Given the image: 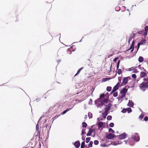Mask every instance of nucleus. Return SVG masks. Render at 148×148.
I'll use <instances>...</instances> for the list:
<instances>
[{"label":"nucleus","mask_w":148,"mask_h":148,"mask_svg":"<svg viewBox=\"0 0 148 148\" xmlns=\"http://www.w3.org/2000/svg\"><path fill=\"white\" fill-rule=\"evenodd\" d=\"M143 80L145 82H143L140 84L139 87L141 90L144 91L146 89L148 88V77L144 78Z\"/></svg>","instance_id":"obj_1"},{"label":"nucleus","mask_w":148,"mask_h":148,"mask_svg":"<svg viewBox=\"0 0 148 148\" xmlns=\"http://www.w3.org/2000/svg\"><path fill=\"white\" fill-rule=\"evenodd\" d=\"M132 139L136 141H138L140 139V137L138 134L136 133L135 134L133 135L132 137Z\"/></svg>","instance_id":"obj_2"},{"label":"nucleus","mask_w":148,"mask_h":148,"mask_svg":"<svg viewBox=\"0 0 148 148\" xmlns=\"http://www.w3.org/2000/svg\"><path fill=\"white\" fill-rule=\"evenodd\" d=\"M127 91V89L126 88H124L121 91V98L124 97Z\"/></svg>","instance_id":"obj_3"},{"label":"nucleus","mask_w":148,"mask_h":148,"mask_svg":"<svg viewBox=\"0 0 148 148\" xmlns=\"http://www.w3.org/2000/svg\"><path fill=\"white\" fill-rule=\"evenodd\" d=\"M106 107L104 109L105 111L108 112V111L111 109L112 105L111 103H109L108 105H106Z\"/></svg>","instance_id":"obj_4"},{"label":"nucleus","mask_w":148,"mask_h":148,"mask_svg":"<svg viewBox=\"0 0 148 148\" xmlns=\"http://www.w3.org/2000/svg\"><path fill=\"white\" fill-rule=\"evenodd\" d=\"M128 78L127 77H125L123 78V82L121 84V86L125 85L128 82Z\"/></svg>","instance_id":"obj_5"},{"label":"nucleus","mask_w":148,"mask_h":148,"mask_svg":"<svg viewBox=\"0 0 148 148\" xmlns=\"http://www.w3.org/2000/svg\"><path fill=\"white\" fill-rule=\"evenodd\" d=\"M120 82L117 83L116 85L113 87L112 89L113 92H115L119 89V87L120 83L121 82V80H120Z\"/></svg>","instance_id":"obj_6"},{"label":"nucleus","mask_w":148,"mask_h":148,"mask_svg":"<svg viewBox=\"0 0 148 148\" xmlns=\"http://www.w3.org/2000/svg\"><path fill=\"white\" fill-rule=\"evenodd\" d=\"M115 137V135L112 134H109L106 135V137L107 139H111Z\"/></svg>","instance_id":"obj_7"},{"label":"nucleus","mask_w":148,"mask_h":148,"mask_svg":"<svg viewBox=\"0 0 148 148\" xmlns=\"http://www.w3.org/2000/svg\"><path fill=\"white\" fill-rule=\"evenodd\" d=\"M127 136V134L124 132L119 136L118 138L121 139H123L125 138Z\"/></svg>","instance_id":"obj_8"},{"label":"nucleus","mask_w":148,"mask_h":148,"mask_svg":"<svg viewBox=\"0 0 148 148\" xmlns=\"http://www.w3.org/2000/svg\"><path fill=\"white\" fill-rule=\"evenodd\" d=\"M134 43H135V42H134V40H133L132 42V44H131V46L130 48L129 49L127 50L126 51H129L131 49H132L130 53L132 52V51H133L134 49Z\"/></svg>","instance_id":"obj_9"},{"label":"nucleus","mask_w":148,"mask_h":148,"mask_svg":"<svg viewBox=\"0 0 148 148\" xmlns=\"http://www.w3.org/2000/svg\"><path fill=\"white\" fill-rule=\"evenodd\" d=\"M147 76V73L141 71L140 73V77L141 78H143Z\"/></svg>","instance_id":"obj_10"},{"label":"nucleus","mask_w":148,"mask_h":148,"mask_svg":"<svg viewBox=\"0 0 148 148\" xmlns=\"http://www.w3.org/2000/svg\"><path fill=\"white\" fill-rule=\"evenodd\" d=\"M108 101V100L107 99H105L104 100H102L101 102V104L102 105H103L105 103H107Z\"/></svg>","instance_id":"obj_11"},{"label":"nucleus","mask_w":148,"mask_h":148,"mask_svg":"<svg viewBox=\"0 0 148 148\" xmlns=\"http://www.w3.org/2000/svg\"><path fill=\"white\" fill-rule=\"evenodd\" d=\"M74 145L76 147H79L80 145V143L78 141L75 142L74 143Z\"/></svg>","instance_id":"obj_12"},{"label":"nucleus","mask_w":148,"mask_h":148,"mask_svg":"<svg viewBox=\"0 0 148 148\" xmlns=\"http://www.w3.org/2000/svg\"><path fill=\"white\" fill-rule=\"evenodd\" d=\"M93 129H90L89 130L88 132L87 133V136H90L91 135V134L93 132Z\"/></svg>","instance_id":"obj_13"},{"label":"nucleus","mask_w":148,"mask_h":148,"mask_svg":"<svg viewBox=\"0 0 148 148\" xmlns=\"http://www.w3.org/2000/svg\"><path fill=\"white\" fill-rule=\"evenodd\" d=\"M108 112L105 111V112L102 113V116L105 119L107 115L108 114Z\"/></svg>","instance_id":"obj_14"},{"label":"nucleus","mask_w":148,"mask_h":148,"mask_svg":"<svg viewBox=\"0 0 148 148\" xmlns=\"http://www.w3.org/2000/svg\"><path fill=\"white\" fill-rule=\"evenodd\" d=\"M103 125V123L102 122H99L98 124V127L99 128L102 127Z\"/></svg>","instance_id":"obj_15"},{"label":"nucleus","mask_w":148,"mask_h":148,"mask_svg":"<svg viewBox=\"0 0 148 148\" xmlns=\"http://www.w3.org/2000/svg\"><path fill=\"white\" fill-rule=\"evenodd\" d=\"M143 58L141 56H140L138 59V60L140 62H141L143 61Z\"/></svg>","instance_id":"obj_16"},{"label":"nucleus","mask_w":148,"mask_h":148,"mask_svg":"<svg viewBox=\"0 0 148 148\" xmlns=\"http://www.w3.org/2000/svg\"><path fill=\"white\" fill-rule=\"evenodd\" d=\"M146 42V40H142L139 42L140 45H143V43H145Z\"/></svg>","instance_id":"obj_17"},{"label":"nucleus","mask_w":148,"mask_h":148,"mask_svg":"<svg viewBox=\"0 0 148 148\" xmlns=\"http://www.w3.org/2000/svg\"><path fill=\"white\" fill-rule=\"evenodd\" d=\"M84 67H82L81 68H80V69H79L77 71V73L75 74V76H76L77 74H78V73H79L81 71V70H82L83 69Z\"/></svg>","instance_id":"obj_18"},{"label":"nucleus","mask_w":148,"mask_h":148,"mask_svg":"<svg viewBox=\"0 0 148 148\" xmlns=\"http://www.w3.org/2000/svg\"><path fill=\"white\" fill-rule=\"evenodd\" d=\"M71 109H66V110L64 111L62 113V115H63L65 114L68 111Z\"/></svg>","instance_id":"obj_19"},{"label":"nucleus","mask_w":148,"mask_h":148,"mask_svg":"<svg viewBox=\"0 0 148 148\" xmlns=\"http://www.w3.org/2000/svg\"><path fill=\"white\" fill-rule=\"evenodd\" d=\"M109 79L108 78H103L102 79V82H105L109 80Z\"/></svg>","instance_id":"obj_20"},{"label":"nucleus","mask_w":148,"mask_h":148,"mask_svg":"<svg viewBox=\"0 0 148 148\" xmlns=\"http://www.w3.org/2000/svg\"><path fill=\"white\" fill-rule=\"evenodd\" d=\"M112 87L111 86H108L107 87V90L108 92H110L111 91Z\"/></svg>","instance_id":"obj_21"},{"label":"nucleus","mask_w":148,"mask_h":148,"mask_svg":"<svg viewBox=\"0 0 148 148\" xmlns=\"http://www.w3.org/2000/svg\"><path fill=\"white\" fill-rule=\"evenodd\" d=\"M93 143V142L92 141H90V142L88 145V147H92V145Z\"/></svg>","instance_id":"obj_22"},{"label":"nucleus","mask_w":148,"mask_h":148,"mask_svg":"<svg viewBox=\"0 0 148 148\" xmlns=\"http://www.w3.org/2000/svg\"><path fill=\"white\" fill-rule=\"evenodd\" d=\"M144 116V115L143 114H141L139 117V119L141 120L143 118Z\"/></svg>","instance_id":"obj_23"},{"label":"nucleus","mask_w":148,"mask_h":148,"mask_svg":"<svg viewBox=\"0 0 148 148\" xmlns=\"http://www.w3.org/2000/svg\"><path fill=\"white\" fill-rule=\"evenodd\" d=\"M107 119L108 120H110L112 119V116H111L108 115L107 116Z\"/></svg>","instance_id":"obj_24"},{"label":"nucleus","mask_w":148,"mask_h":148,"mask_svg":"<svg viewBox=\"0 0 148 148\" xmlns=\"http://www.w3.org/2000/svg\"><path fill=\"white\" fill-rule=\"evenodd\" d=\"M117 73L119 75H120L121 73H122V71L121 70V69H117Z\"/></svg>","instance_id":"obj_25"},{"label":"nucleus","mask_w":148,"mask_h":148,"mask_svg":"<svg viewBox=\"0 0 148 148\" xmlns=\"http://www.w3.org/2000/svg\"><path fill=\"white\" fill-rule=\"evenodd\" d=\"M82 126L84 127H86L87 126V124L85 122H84L82 123Z\"/></svg>","instance_id":"obj_26"},{"label":"nucleus","mask_w":148,"mask_h":148,"mask_svg":"<svg viewBox=\"0 0 148 148\" xmlns=\"http://www.w3.org/2000/svg\"><path fill=\"white\" fill-rule=\"evenodd\" d=\"M126 110H127V111L128 113L132 111L131 109L130 108H127L126 109Z\"/></svg>","instance_id":"obj_27"},{"label":"nucleus","mask_w":148,"mask_h":148,"mask_svg":"<svg viewBox=\"0 0 148 148\" xmlns=\"http://www.w3.org/2000/svg\"><path fill=\"white\" fill-rule=\"evenodd\" d=\"M105 95L104 94H101L100 95V98L101 99L104 97Z\"/></svg>","instance_id":"obj_28"},{"label":"nucleus","mask_w":148,"mask_h":148,"mask_svg":"<svg viewBox=\"0 0 148 148\" xmlns=\"http://www.w3.org/2000/svg\"><path fill=\"white\" fill-rule=\"evenodd\" d=\"M133 103L132 101L131 102L130 101L128 103V105L130 107H132V106L133 105Z\"/></svg>","instance_id":"obj_29"},{"label":"nucleus","mask_w":148,"mask_h":148,"mask_svg":"<svg viewBox=\"0 0 148 148\" xmlns=\"http://www.w3.org/2000/svg\"><path fill=\"white\" fill-rule=\"evenodd\" d=\"M90 137L87 138H86V143H88L89 142L90 140Z\"/></svg>","instance_id":"obj_30"},{"label":"nucleus","mask_w":148,"mask_h":148,"mask_svg":"<svg viewBox=\"0 0 148 148\" xmlns=\"http://www.w3.org/2000/svg\"><path fill=\"white\" fill-rule=\"evenodd\" d=\"M118 92H114V93L113 94V96L114 97H116L118 95Z\"/></svg>","instance_id":"obj_31"},{"label":"nucleus","mask_w":148,"mask_h":148,"mask_svg":"<svg viewBox=\"0 0 148 148\" xmlns=\"http://www.w3.org/2000/svg\"><path fill=\"white\" fill-rule=\"evenodd\" d=\"M109 132H111L112 133H114V131L111 128H110L109 129Z\"/></svg>","instance_id":"obj_32"},{"label":"nucleus","mask_w":148,"mask_h":148,"mask_svg":"<svg viewBox=\"0 0 148 148\" xmlns=\"http://www.w3.org/2000/svg\"><path fill=\"white\" fill-rule=\"evenodd\" d=\"M94 142V144L95 145H97L99 143V141L98 140H95Z\"/></svg>","instance_id":"obj_33"},{"label":"nucleus","mask_w":148,"mask_h":148,"mask_svg":"<svg viewBox=\"0 0 148 148\" xmlns=\"http://www.w3.org/2000/svg\"><path fill=\"white\" fill-rule=\"evenodd\" d=\"M88 116L90 119L92 117V114L90 113H88Z\"/></svg>","instance_id":"obj_34"},{"label":"nucleus","mask_w":148,"mask_h":148,"mask_svg":"<svg viewBox=\"0 0 148 148\" xmlns=\"http://www.w3.org/2000/svg\"><path fill=\"white\" fill-rule=\"evenodd\" d=\"M132 77L134 79H135L136 77V75L135 74H133L132 75Z\"/></svg>","instance_id":"obj_35"},{"label":"nucleus","mask_w":148,"mask_h":148,"mask_svg":"<svg viewBox=\"0 0 148 148\" xmlns=\"http://www.w3.org/2000/svg\"><path fill=\"white\" fill-rule=\"evenodd\" d=\"M133 72L134 73H137L138 72V71L137 69H135L134 68V69L133 70Z\"/></svg>","instance_id":"obj_36"},{"label":"nucleus","mask_w":148,"mask_h":148,"mask_svg":"<svg viewBox=\"0 0 148 148\" xmlns=\"http://www.w3.org/2000/svg\"><path fill=\"white\" fill-rule=\"evenodd\" d=\"M114 123H110L109 124V126L111 127H113L114 126Z\"/></svg>","instance_id":"obj_37"},{"label":"nucleus","mask_w":148,"mask_h":148,"mask_svg":"<svg viewBox=\"0 0 148 148\" xmlns=\"http://www.w3.org/2000/svg\"><path fill=\"white\" fill-rule=\"evenodd\" d=\"M126 112V109H123V110L121 111V112L123 113H125Z\"/></svg>","instance_id":"obj_38"},{"label":"nucleus","mask_w":148,"mask_h":148,"mask_svg":"<svg viewBox=\"0 0 148 148\" xmlns=\"http://www.w3.org/2000/svg\"><path fill=\"white\" fill-rule=\"evenodd\" d=\"M134 67H132L131 68H129L128 69V71H132V70H134Z\"/></svg>","instance_id":"obj_39"},{"label":"nucleus","mask_w":148,"mask_h":148,"mask_svg":"<svg viewBox=\"0 0 148 148\" xmlns=\"http://www.w3.org/2000/svg\"><path fill=\"white\" fill-rule=\"evenodd\" d=\"M145 31L147 32L148 31V26L147 25L145 26Z\"/></svg>","instance_id":"obj_40"},{"label":"nucleus","mask_w":148,"mask_h":148,"mask_svg":"<svg viewBox=\"0 0 148 148\" xmlns=\"http://www.w3.org/2000/svg\"><path fill=\"white\" fill-rule=\"evenodd\" d=\"M144 120L145 121H147L148 120V117L147 116H145L144 118Z\"/></svg>","instance_id":"obj_41"},{"label":"nucleus","mask_w":148,"mask_h":148,"mask_svg":"<svg viewBox=\"0 0 148 148\" xmlns=\"http://www.w3.org/2000/svg\"><path fill=\"white\" fill-rule=\"evenodd\" d=\"M67 52L68 53L71 54V51L70 49H69L67 50Z\"/></svg>","instance_id":"obj_42"},{"label":"nucleus","mask_w":148,"mask_h":148,"mask_svg":"<svg viewBox=\"0 0 148 148\" xmlns=\"http://www.w3.org/2000/svg\"><path fill=\"white\" fill-rule=\"evenodd\" d=\"M85 146V142H82V143H81V146H82V147H84Z\"/></svg>","instance_id":"obj_43"},{"label":"nucleus","mask_w":148,"mask_h":148,"mask_svg":"<svg viewBox=\"0 0 148 148\" xmlns=\"http://www.w3.org/2000/svg\"><path fill=\"white\" fill-rule=\"evenodd\" d=\"M147 32L145 31V32H143L144 35L145 36H146V35H147Z\"/></svg>","instance_id":"obj_44"},{"label":"nucleus","mask_w":148,"mask_h":148,"mask_svg":"<svg viewBox=\"0 0 148 148\" xmlns=\"http://www.w3.org/2000/svg\"><path fill=\"white\" fill-rule=\"evenodd\" d=\"M85 131V130L83 129L82 131V134L83 135V134H84L85 133V132L84 131Z\"/></svg>","instance_id":"obj_45"},{"label":"nucleus","mask_w":148,"mask_h":148,"mask_svg":"<svg viewBox=\"0 0 148 148\" xmlns=\"http://www.w3.org/2000/svg\"><path fill=\"white\" fill-rule=\"evenodd\" d=\"M118 59L119 58L118 57H116L114 59V62H116Z\"/></svg>","instance_id":"obj_46"},{"label":"nucleus","mask_w":148,"mask_h":148,"mask_svg":"<svg viewBox=\"0 0 148 148\" xmlns=\"http://www.w3.org/2000/svg\"><path fill=\"white\" fill-rule=\"evenodd\" d=\"M121 61L120 60H119L118 61V62H117V65H119Z\"/></svg>","instance_id":"obj_47"},{"label":"nucleus","mask_w":148,"mask_h":148,"mask_svg":"<svg viewBox=\"0 0 148 148\" xmlns=\"http://www.w3.org/2000/svg\"><path fill=\"white\" fill-rule=\"evenodd\" d=\"M140 44L138 43L137 44V46H138V49H139V48L140 46Z\"/></svg>","instance_id":"obj_48"},{"label":"nucleus","mask_w":148,"mask_h":148,"mask_svg":"<svg viewBox=\"0 0 148 148\" xmlns=\"http://www.w3.org/2000/svg\"><path fill=\"white\" fill-rule=\"evenodd\" d=\"M119 65H117V66H116V67H117V69H119Z\"/></svg>","instance_id":"obj_49"},{"label":"nucleus","mask_w":148,"mask_h":148,"mask_svg":"<svg viewBox=\"0 0 148 148\" xmlns=\"http://www.w3.org/2000/svg\"><path fill=\"white\" fill-rule=\"evenodd\" d=\"M114 92H113V90H112V91H111V93H110V94H112V93H113H113H114Z\"/></svg>","instance_id":"obj_50"},{"label":"nucleus","mask_w":148,"mask_h":148,"mask_svg":"<svg viewBox=\"0 0 148 148\" xmlns=\"http://www.w3.org/2000/svg\"><path fill=\"white\" fill-rule=\"evenodd\" d=\"M87 117V115H86L85 116V118H86Z\"/></svg>","instance_id":"obj_51"},{"label":"nucleus","mask_w":148,"mask_h":148,"mask_svg":"<svg viewBox=\"0 0 148 148\" xmlns=\"http://www.w3.org/2000/svg\"><path fill=\"white\" fill-rule=\"evenodd\" d=\"M141 32H142V31H141V32H139L138 33H139V34H141Z\"/></svg>","instance_id":"obj_52"},{"label":"nucleus","mask_w":148,"mask_h":148,"mask_svg":"<svg viewBox=\"0 0 148 148\" xmlns=\"http://www.w3.org/2000/svg\"><path fill=\"white\" fill-rule=\"evenodd\" d=\"M111 66H112V65H111V66H110V71L111 70Z\"/></svg>","instance_id":"obj_53"},{"label":"nucleus","mask_w":148,"mask_h":148,"mask_svg":"<svg viewBox=\"0 0 148 148\" xmlns=\"http://www.w3.org/2000/svg\"><path fill=\"white\" fill-rule=\"evenodd\" d=\"M84 147H82V146H81V148H84Z\"/></svg>","instance_id":"obj_54"},{"label":"nucleus","mask_w":148,"mask_h":148,"mask_svg":"<svg viewBox=\"0 0 148 148\" xmlns=\"http://www.w3.org/2000/svg\"><path fill=\"white\" fill-rule=\"evenodd\" d=\"M129 51H126H126L125 52H126V53H127V52H129Z\"/></svg>","instance_id":"obj_55"},{"label":"nucleus","mask_w":148,"mask_h":148,"mask_svg":"<svg viewBox=\"0 0 148 148\" xmlns=\"http://www.w3.org/2000/svg\"><path fill=\"white\" fill-rule=\"evenodd\" d=\"M129 42H130V40H129Z\"/></svg>","instance_id":"obj_56"},{"label":"nucleus","mask_w":148,"mask_h":148,"mask_svg":"<svg viewBox=\"0 0 148 148\" xmlns=\"http://www.w3.org/2000/svg\"><path fill=\"white\" fill-rule=\"evenodd\" d=\"M147 73L148 74V72Z\"/></svg>","instance_id":"obj_57"}]
</instances>
